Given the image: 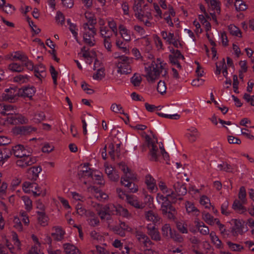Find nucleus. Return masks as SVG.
I'll use <instances>...</instances> for the list:
<instances>
[{"mask_svg":"<svg viewBox=\"0 0 254 254\" xmlns=\"http://www.w3.org/2000/svg\"><path fill=\"white\" fill-rule=\"evenodd\" d=\"M5 92L2 94V99L4 101L14 103L20 96L19 89L18 88H10L6 89Z\"/></svg>","mask_w":254,"mask_h":254,"instance_id":"1","label":"nucleus"},{"mask_svg":"<svg viewBox=\"0 0 254 254\" xmlns=\"http://www.w3.org/2000/svg\"><path fill=\"white\" fill-rule=\"evenodd\" d=\"M115 65L117 68L118 73L121 75L127 74V56L125 55L118 56L116 57Z\"/></svg>","mask_w":254,"mask_h":254,"instance_id":"2","label":"nucleus"},{"mask_svg":"<svg viewBox=\"0 0 254 254\" xmlns=\"http://www.w3.org/2000/svg\"><path fill=\"white\" fill-rule=\"evenodd\" d=\"M145 70L147 72V74L144 76L148 81L152 83L154 82L155 80L159 77L161 72L159 69L158 64H156V66L152 67V69L150 67H145Z\"/></svg>","mask_w":254,"mask_h":254,"instance_id":"3","label":"nucleus"},{"mask_svg":"<svg viewBox=\"0 0 254 254\" xmlns=\"http://www.w3.org/2000/svg\"><path fill=\"white\" fill-rule=\"evenodd\" d=\"M7 122L12 125L18 124H26L28 122V120L21 114L14 113L11 116H8L6 118Z\"/></svg>","mask_w":254,"mask_h":254,"instance_id":"4","label":"nucleus"},{"mask_svg":"<svg viewBox=\"0 0 254 254\" xmlns=\"http://www.w3.org/2000/svg\"><path fill=\"white\" fill-rule=\"evenodd\" d=\"M138 143V138L137 136L132 135L128 138V150L131 154L130 157L132 159L136 158V155L133 152L137 149Z\"/></svg>","mask_w":254,"mask_h":254,"instance_id":"5","label":"nucleus"},{"mask_svg":"<svg viewBox=\"0 0 254 254\" xmlns=\"http://www.w3.org/2000/svg\"><path fill=\"white\" fill-rule=\"evenodd\" d=\"M36 130V128L31 126H20L15 127L13 129V132L16 135H26L29 134L33 131H35Z\"/></svg>","mask_w":254,"mask_h":254,"instance_id":"6","label":"nucleus"},{"mask_svg":"<svg viewBox=\"0 0 254 254\" xmlns=\"http://www.w3.org/2000/svg\"><path fill=\"white\" fill-rule=\"evenodd\" d=\"M15 106L5 104H0V114L2 115L11 116L15 113Z\"/></svg>","mask_w":254,"mask_h":254,"instance_id":"7","label":"nucleus"},{"mask_svg":"<svg viewBox=\"0 0 254 254\" xmlns=\"http://www.w3.org/2000/svg\"><path fill=\"white\" fill-rule=\"evenodd\" d=\"M148 230L147 233L151 237V239L154 241H160L161 237L159 232L155 226H152L151 224H148L147 226Z\"/></svg>","mask_w":254,"mask_h":254,"instance_id":"8","label":"nucleus"},{"mask_svg":"<svg viewBox=\"0 0 254 254\" xmlns=\"http://www.w3.org/2000/svg\"><path fill=\"white\" fill-rule=\"evenodd\" d=\"M235 226L232 228L231 232L234 236H237L238 234H242L243 228L245 222L240 220H234Z\"/></svg>","mask_w":254,"mask_h":254,"instance_id":"9","label":"nucleus"},{"mask_svg":"<svg viewBox=\"0 0 254 254\" xmlns=\"http://www.w3.org/2000/svg\"><path fill=\"white\" fill-rule=\"evenodd\" d=\"M41 171L42 168L40 166H34L29 168L27 171L28 179L34 181L36 180Z\"/></svg>","mask_w":254,"mask_h":254,"instance_id":"10","label":"nucleus"},{"mask_svg":"<svg viewBox=\"0 0 254 254\" xmlns=\"http://www.w3.org/2000/svg\"><path fill=\"white\" fill-rule=\"evenodd\" d=\"M175 192L177 196H181L186 194L187 192V188L184 184H181L178 182L173 185Z\"/></svg>","mask_w":254,"mask_h":254,"instance_id":"11","label":"nucleus"},{"mask_svg":"<svg viewBox=\"0 0 254 254\" xmlns=\"http://www.w3.org/2000/svg\"><path fill=\"white\" fill-rule=\"evenodd\" d=\"M53 229H55V232L52 233L51 235L53 237L54 240L57 241H60L64 239V236L65 234V232L63 230L62 227L59 226L54 227Z\"/></svg>","mask_w":254,"mask_h":254,"instance_id":"12","label":"nucleus"},{"mask_svg":"<svg viewBox=\"0 0 254 254\" xmlns=\"http://www.w3.org/2000/svg\"><path fill=\"white\" fill-rule=\"evenodd\" d=\"M145 216L147 220L152 221L154 225L160 220L158 214L151 210L145 212Z\"/></svg>","mask_w":254,"mask_h":254,"instance_id":"13","label":"nucleus"},{"mask_svg":"<svg viewBox=\"0 0 254 254\" xmlns=\"http://www.w3.org/2000/svg\"><path fill=\"white\" fill-rule=\"evenodd\" d=\"M35 92L34 87H26L22 89H19L20 96L31 98Z\"/></svg>","mask_w":254,"mask_h":254,"instance_id":"14","label":"nucleus"},{"mask_svg":"<svg viewBox=\"0 0 254 254\" xmlns=\"http://www.w3.org/2000/svg\"><path fill=\"white\" fill-rule=\"evenodd\" d=\"M145 183L147 186L148 189L152 191L154 190L155 188L157 189L155 180L150 175L148 174L146 176Z\"/></svg>","mask_w":254,"mask_h":254,"instance_id":"15","label":"nucleus"},{"mask_svg":"<svg viewBox=\"0 0 254 254\" xmlns=\"http://www.w3.org/2000/svg\"><path fill=\"white\" fill-rule=\"evenodd\" d=\"M171 203V201L162 203L161 205L162 213H166L167 211L169 212H177L175 208L172 205Z\"/></svg>","mask_w":254,"mask_h":254,"instance_id":"16","label":"nucleus"},{"mask_svg":"<svg viewBox=\"0 0 254 254\" xmlns=\"http://www.w3.org/2000/svg\"><path fill=\"white\" fill-rule=\"evenodd\" d=\"M128 203L138 209H142L145 207L144 203L139 204L137 199H134L132 195L128 194Z\"/></svg>","mask_w":254,"mask_h":254,"instance_id":"17","label":"nucleus"},{"mask_svg":"<svg viewBox=\"0 0 254 254\" xmlns=\"http://www.w3.org/2000/svg\"><path fill=\"white\" fill-rule=\"evenodd\" d=\"M63 247L66 254H77L79 252L74 246L69 243L64 244Z\"/></svg>","mask_w":254,"mask_h":254,"instance_id":"18","label":"nucleus"},{"mask_svg":"<svg viewBox=\"0 0 254 254\" xmlns=\"http://www.w3.org/2000/svg\"><path fill=\"white\" fill-rule=\"evenodd\" d=\"M99 210L104 212L105 213L110 214L112 215L116 214L117 211V208L116 205L113 204H109L106 205L103 208H101Z\"/></svg>","mask_w":254,"mask_h":254,"instance_id":"19","label":"nucleus"},{"mask_svg":"<svg viewBox=\"0 0 254 254\" xmlns=\"http://www.w3.org/2000/svg\"><path fill=\"white\" fill-rule=\"evenodd\" d=\"M244 203L241 202L240 200L236 199L233 204L232 208L237 212L241 213L246 211L247 209L245 206L243 205Z\"/></svg>","mask_w":254,"mask_h":254,"instance_id":"20","label":"nucleus"},{"mask_svg":"<svg viewBox=\"0 0 254 254\" xmlns=\"http://www.w3.org/2000/svg\"><path fill=\"white\" fill-rule=\"evenodd\" d=\"M83 41L90 47H92L95 45V40L92 37V33L90 34L89 32H85L83 34Z\"/></svg>","mask_w":254,"mask_h":254,"instance_id":"21","label":"nucleus"},{"mask_svg":"<svg viewBox=\"0 0 254 254\" xmlns=\"http://www.w3.org/2000/svg\"><path fill=\"white\" fill-rule=\"evenodd\" d=\"M195 223H196V226L201 234L204 235L209 234V228L204 224L203 222H199L195 221Z\"/></svg>","mask_w":254,"mask_h":254,"instance_id":"22","label":"nucleus"},{"mask_svg":"<svg viewBox=\"0 0 254 254\" xmlns=\"http://www.w3.org/2000/svg\"><path fill=\"white\" fill-rule=\"evenodd\" d=\"M11 60L12 61L19 60L23 62V61H27V56L24 53L17 51L15 52L14 54L11 55Z\"/></svg>","mask_w":254,"mask_h":254,"instance_id":"23","label":"nucleus"},{"mask_svg":"<svg viewBox=\"0 0 254 254\" xmlns=\"http://www.w3.org/2000/svg\"><path fill=\"white\" fill-rule=\"evenodd\" d=\"M24 146L22 145L18 144L12 148V153L17 158L22 157L23 154H22Z\"/></svg>","mask_w":254,"mask_h":254,"instance_id":"24","label":"nucleus"},{"mask_svg":"<svg viewBox=\"0 0 254 254\" xmlns=\"http://www.w3.org/2000/svg\"><path fill=\"white\" fill-rule=\"evenodd\" d=\"M228 30L230 34L233 36L242 37V33L240 29L234 24H230L228 26Z\"/></svg>","mask_w":254,"mask_h":254,"instance_id":"25","label":"nucleus"},{"mask_svg":"<svg viewBox=\"0 0 254 254\" xmlns=\"http://www.w3.org/2000/svg\"><path fill=\"white\" fill-rule=\"evenodd\" d=\"M128 176V193H135L138 190V186L136 183L138 182L129 181Z\"/></svg>","mask_w":254,"mask_h":254,"instance_id":"26","label":"nucleus"},{"mask_svg":"<svg viewBox=\"0 0 254 254\" xmlns=\"http://www.w3.org/2000/svg\"><path fill=\"white\" fill-rule=\"evenodd\" d=\"M8 69L13 72H20L24 70V67L22 65L13 63L9 64Z\"/></svg>","mask_w":254,"mask_h":254,"instance_id":"27","label":"nucleus"},{"mask_svg":"<svg viewBox=\"0 0 254 254\" xmlns=\"http://www.w3.org/2000/svg\"><path fill=\"white\" fill-rule=\"evenodd\" d=\"M122 225H123V226L125 227L126 225V223L125 222L121 223L120 227L118 226H115L113 227L112 229L117 234H118L121 236H125L126 235V229L123 228Z\"/></svg>","mask_w":254,"mask_h":254,"instance_id":"28","label":"nucleus"},{"mask_svg":"<svg viewBox=\"0 0 254 254\" xmlns=\"http://www.w3.org/2000/svg\"><path fill=\"white\" fill-rule=\"evenodd\" d=\"M234 5L237 11H244L248 8L247 5L242 0H236Z\"/></svg>","mask_w":254,"mask_h":254,"instance_id":"29","label":"nucleus"},{"mask_svg":"<svg viewBox=\"0 0 254 254\" xmlns=\"http://www.w3.org/2000/svg\"><path fill=\"white\" fill-rule=\"evenodd\" d=\"M111 110L115 113L127 115L122 106L120 104H117L116 103L112 104L111 106Z\"/></svg>","mask_w":254,"mask_h":254,"instance_id":"30","label":"nucleus"},{"mask_svg":"<svg viewBox=\"0 0 254 254\" xmlns=\"http://www.w3.org/2000/svg\"><path fill=\"white\" fill-rule=\"evenodd\" d=\"M34 189L38 190L39 189L38 185L36 183H31L28 182H25L23 184V189L25 192H29L30 190H26L27 189Z\"/></svg>","mask_w":254,"mask_h":254,"instance_id":"31","label":"nucleus"},{"mask_svg":"<svg viewBox=\"0 0 254 254\" xmlns=\"http://www.w3.org/2000/svg\"><path fill=\"white\" fill-rule=\"evenodd\" d=\"M210 237L212 242L218 248H221V241L219 240L218 237L216 235L214 232L212 231L210 234Z\"/></svg>","mask_w":254,"mask_h":254,"instance_id":"32","label":"nucleus"},{"mask_svg":"<svg viewBox=\"0 0 254 254\" xmlns=\"http://www.w3.org/2000/svg\"><path fill=\"white\" fill-rule=\"evenodd\" d=\"M169 191V192H170V193L165 196V199L164 202H168V201H171V202L172 203H176L177 198L176 197V194L175 192L174 191L171 190Z\"/></svg>","mask_w":254,"mask_h":254,"instance_id":"33","label":"nucleus"},{"mask_svg":"<svg viewBox=\"0 0 254 254\" xmlns=\"http://www.w3.org/2000/svg\"><path fill=\"white\" fill-rule=\"evenodd\" d=\"M34 70V73H39V75L42 77H44L46 76L45 67L42 64L35 66Z\"/></svg>","mask_w":254,"mask_h":254,"instance_id":"34","label":"nucleus"},{"mask_svg":"<svg viewBox=\"0 0 254 254\" xmlns=\"http://www.w3.org/2000/svg\"><path fill=\"white\" fill-rule=\"evenodd\" d=\"M202 218L208 224L213 225L214 224L213 217L209 213H202Z\"/></svg>","mask_w":254,"mask_h":254,"instance_id":"35","label":"nucleus"},{"mask_svg":"<svg viewBox=\"0 0 254 254\" xmlns=\"http://www.w3.org/2000/svg\"><path fill=\"white\" fill-rule=\"evenodd\" d=\"M142 81V78L140 75L134 73L133 76L130 78V82L134 86H139Z\"/></svg>","mask_w":254,"mask_h":254,"instance_id":"36","label":"nucleus"},{"mask_svg":"<svg viewBox=\"0 0 254 254\" xmlns=\"http://www.w3.org/2000/svg\"><path fill=\"white\" fill-rule=\"evenodd\" d=\"M104 68L100 67L97 69V71L93 75V78L96 80H101L105 77Z\"/></svg>","mask_w":254,"mask_h":254,"instance_id":"37","label":"nucleus"},{"mask_svg":"<svg viewBox=\"0 0 254 254\" xmlns=\"http://www.w3.org/2000/svg\"><path fill=\"white\" fill-rule=\"evenodd\" d=\"M246 189L244 186H242L240 189L239 194H238V197L240 199H241V200L243 203H246Z\"/></svg>","mask_w":254,"mask_h":254,"instance_id":"38","label":"nucleus"},{"mask_svg":"<svg viewBox=\"0 0 254 254\" xmlns=\"http://www.w3.org/2000/svg\"><path fill=\"white\" fill-rule=\"evenodd\" d=\"M186 210L188 213L192 212H197L196 214L197 216L199 214V210L194 206L193 204L187 201L186 204Z\"/></svg>","mask_w":254,"mask_h":254,"instance_id":"39","label":"nucleus"},{"mask_svg":"<svg viewBox=\"0 0 254 254\" xmlns=\"http://www.w3.org/2000/svg\"><path fill=\"white\" fill-rule=\"evenodd\" d=\"M172 231L170 228V225L168 224H165L162 228V234L163 237H167L172 233Z\"/></svg>","mask_w":254,"mask_h":254,"instance_id":"40","label":"nucleus"},{"mask_svg":"<svg viewBox=\"0 0 254 254\" xmlns=\"http://www.w3.org/2000/svg\"><path fill=\"white\" fill-rule=\"evenodd\" d=\"M140 7L141 3L140 2H138L134 6L133 9L134 11L135 12V15L136 16V17L140 20L143 21V20H142V18L143 17L144 15L140 12L141 11V9L139 8Z\"/></svg>","mask_w":254,"mask_h":254,"instance_id":"41","label":"nucleus"},{"mask_svg":"<svg viewBox=\"0 0 254 254\" xmlns=\"http://www.w3.org/2000/svg\"><path fill=\"white\" fill-rule=\"evenodd\" d=\"M157 91L161 94H163L166 93V86L164 81L160 80L157 84Z\"/></svg>","mask_w":254,"mask_h":254,"instance_id":"42","label":"nucleus"},{"mask_svg":"<svg viewBox=\"0 0 254 254\" xmlns=\"http://www.w3.org/2000/svg\"><path fill=\"white\" fill-rule=\"evenodd\" d=\"M22 199L26 206V209L28 211H30L32 207V202L31 200L28 196H23L22 197Z\"/></svg>","mask_w":254,"mask_h":254,"instance_id":"43","label":"nucleus"},{"mask_svg":"<svg viewBox=\"0 0 254 254\" xmlns=\"http://www.w3.org/2000/svg\"><path fill=\"white\" fill-rule=\"evenodd\" d=\"M227 244L229 247L234 251L239 252L244 249V247L240 245L234 244L230 241L227 242Z\"/></svg>","mask_w":254,"mask_h":254,"instance_id":"44","label":"nucleus"},{"mask_svg":"<svg viewBox=\"0 0 254 254\" xmlns=\"http://www.w3.org/2000/svg\"><path fill=\"white\" fill-rule=\"evenodd\" d=\"M150 147V154L151 156L152 159L157 161V155L156 153L158 150V147L155 144H152Z\"/></svg>","mask_w":254,"mask_h":254,"instance_id":"45","label":"nucleus"},{"mask_svg":"<svg viewBox=\"0 0 254 254\" xmlns=\"http://www.w3.org/2000/svg\"><path fill=\"white\" fill-rule=\"evenodd\" d=\"M78 176L79 178H85V177H93L92 173L91 171V169H89V170H85L83 171H80L78 173Z\"/></svg>","mask_w":254,"mask_h":254,"instance_id":"46","label":"nucleus"},{"mask_svg":"<svg viewBox=\"0 0 254 254\" xmlns=\"http://www.w3.org/2000/svg\"><path fill=\"white\" fill-rule=\"evenodd\" d=\"M22 158L23 159V161L25 163L24 164H25L26 167L30 166L36 162V158L35 157H31V156H29L22 157Z\"/></svg>","mask_w":254,"mask_h":254,"instance_id":"47","label":"nucleus"},{"mask_svg":"<svg viewBox=\"0 0 254 254\" xmlns=\"http://www.w3.org/2000/svg\"><path fill=\"white\" fill-rule=\"evenodd\" d=\"M156 114L161 117H163L165 118H168L171 119H174V120H178L180 116L177 114H174V115H167L165 114L161 113L159 112L156 113Z\"/></svg>","mask_w":254,"mask_h":254,"instance_id":"48","label":"nucleus"},{"mask_svg":"<svg viewBox=\"0 0 254 254\" xmlns=\"http://www.w3.org/2000/svg\"><path fill=\"white\" fill-rule=\"evenodd\" d=\"M50 72L52 75L54 84L56 85L57 84V80L58 72L56 70L55 67L52 65L50 67Z\"/></svg>","mask_w":254,"mask_h":254,"instance_id":"49","label":"nucleus"},{"mask_svg":"<svg viewBox=\"0 0 254 254\" xmlns=\"http://www.w3.org/2000/svg\"><path fill=\"white\" fill-rule=\"evenodd\" d=\"M117 208V211H116V214H119L122 215L124 217H127V209L124 208L120 205L116 206Z\"/></svg>","mask_w":254,"mask_h":254,"instance_id":"50","label":"nucleus"},{"mask_svg":"<svg viewBox=\"0 0 254 254\" xmlns=\"http://www.w3.org/2000/svg\"><path fill=\"white\" fill-rule=\"evenodd\" d=\"M104 44L105 48L109 52L111 51V42L110 39V35L105 36Z\"/></svg>","mask_w":254,"mask_h":254,"instance_id":"51","label":"nucleus"},{"mask_svg":"<svg viewBox=\"0 0 254 254\" xmlns=\"http://www.w3.org/2000/svg\"><path fill=\"white\" fill-rule=\"evenodd\" d=\"M56 20L58 23H60L62 25L64 23V16L63 13L60 11H57L56 16Z\"/></svg>","mask_w":254,"mask_h":254,"instance_id":"52","label":"nucleus"},{"mask_svg":"<svg viewBox=\"0 0 254 254\" xmlns=\"http://www.w3.org/2000/svg\"><path fill=\"white\" fill-rule=\"evenodd\" d=\"M37 214L38 215V219L39 222H40L41 224L44 225L47 221L45 213L44 211H38Z\"/></svg>","mask_w":254,"mask_h":254,"instance_id":"53","label":"nucleus"},{"mask_svg":"<svg viewBox=\"0 0 254 254\" xmlns=\"http://www.w3.org/2000/svg\"><path fill=\"white\" fill-rule=\"evenodd\" d=\"M117 192L119 197L123 200H127V193L126 190H123L120 188L117 189Z\"/></svg>","mask_w":254,"mask_h":254,"instance_id":"54","label":"nucleus"},{"mask_svg":"<svg viewBox=\"0 0 254 254\" xmlns=\"http://www.w3.org/2000/svg\"><path fill=\"white\" fill-rule=\"evenodd\" d=\"M97 213H98V215L100 216V218L102 220H106L108 221H110L112 219V217H111L112 214H107V213H106V214H105V213L104 212L100 211V210H98Z\"/></svg>","mask_w":254,"mask_h":254,"instance_id":"55","label":"nucleus"},{"mask_svg":"<svg viewBox=\"0 0 254 254\" xmlns=\"http://www.w3.org/2000/svg\"><path fill=\"white\" fill-rule=\"evenodd\" d=\"M126 42V41L124 42V41L121 40H117L116 43L117 46L120 49L122 50L124 52H125L127 50V45Z\"/></svg>","mask_w":254,"mask_h":254,"instance_id":"56","label":"nucleus"},{"mask_svg":"<svg viewBox=\"0 0 254 254\" xmlns=\"http://www.w3.org/2000/svg\"><path fill=\"white\" fill-rule=\"evenodd\" d=\"M176 226L177 229L180 232L186 234L188 233L187 226H185L184 224H183L181 222H177L176 223Z\"/></svg>","mask_w":254,"mask_h":254,"instance_id":"57","label":"nucleus"},{"mask_svg":"<svg viewBox=\"0 0 254 254\" xmlns=\"http://www.w3.org/2000/svg\"><path fill=\"white\" fill-rule=\"evenodd\" d=\"M243 98L248 102L250 103L251 105L254 106V95L251 96L248 93H245Z\"/></svg>","mask_w":254,"mask_h":254,"instance_id":"58","label":"nucleus"},{"mask_svg":"<svg viewBox=\"0 0 254 254\" xmlns=\"http://www.w3.org/2000/svg\"><path fill=\"white\" fill-rule=\"evenodd\" d=\"M228 141L230 144H240L241 143V140L238 137L233 136L232 135H229L228 136Z\"/></svg>","mask_w":254,"mask_h":254,"instance_id":"59","label":"nucleus"},{"mask_svg":"<svg viewBox=\"0 0 254 254\" xmlns=\"http://www.w3.org/2000/svg\"><path fill=\"white\" fill-rule=\"evenodd\" d=\"M45 118V114L43 112H39L35 114L34 120L36 122H40L43 121Z\"/></svg>","mask_w":254,"mask_h":254,"instance_id":"60","label":"nucleus"},{"mask_svg":"<svg viewBox=\"0 0 254 254\" xmlns=\"http://www.w3.org/2000/svg\"><path fill=\"white\" fill-rule=\"evenodd\" d=\"M1 149L4 161L10 157V155L12 154V152L9 149L3 148Z\"/></svg>","mask_w":254,"mask_h":254,"instance_id":"61","label":"nucleus"},{"mask_svg":"<svg viewBox=\"0 0 254 254\" xmlns=\"http://www.w3.org/2000/svg\"><path fill=\"white\" fill-rule=\"evenodd\" d=\"M22 65L25 66L27 67L28 69H29L30 70H32L34 69L35 66H34L33 63L32 62V61H29L28 58H27V60L26 61H23Z\"/></svg>","mask_w":254,"mask_h":254,"instance_id":"62","label":"nucleus"},{"mask_svg":"<svg viewBox=\"0 0 254 254\" xmlns=\"http://www.w3.org/2000/svg\"><path fill=\"white\" fill-rule=\"evenodd\" d=\"M26 80H28V76L27 75H19L14 78V81L20 83H24Z\"/></svg>","mask_w":254,"mask_h":254,"instance_id":"63","label":"nucleus"},{"mask_svg":"<svg viewBox=\"0 0 254 254\" xmlns=\"http://www.w3.org/2000/svg\"><path fill=\"white\" fill-rule=\"evenodd\" d=\"M170 237L174 240L179 242L183 241V237L179 234L177 233L176 231H174V233L172 232L170 235Z\"/></svg>","mask_w":254,"mask_h":254,"instance_id":"64","label":"nucleus"}]
</instances>
